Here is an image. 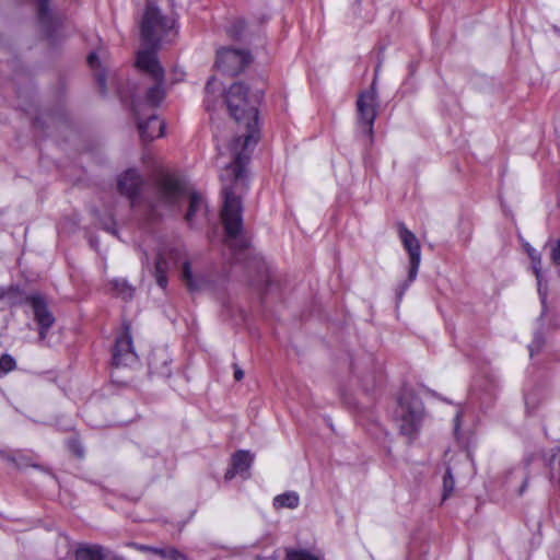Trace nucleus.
<instances>
[{"label":"nucleus","mask_w":560,"mask_h":560,"mask_svg":"<svg viewBox=\"0 0 560 560\" xmlns=\"http://www.w3.org/2000/svg\"><path fill=\"white\" fill-rule=\"evenodd\" d=\"M262 95L261 90L249 93L248 88L242 82L233 83L230 86L225 95L228 109L237 122L245 124L246 132L233 138L224 148L217 144L218 162L224 155L231 158V162L225 164L220 175L224 198L221 219L225 231V245L232 249L236 260L250 255L248 240L243 234V209L240 194L247 189L245 166L250 159L253 148L259 140L257 105Z\"/></svg>","instance_id":"nucleus-1"},{"label":"nucleus","mask_w":560,"mask_h":560,"mask_svg":"<svg viewBox=\"0 0 560 560\" xmlns=\"http://www.w3.org/2000/svg\"><path fill=\"white\" fill-rule=\"evenodd\" d=\"M173 28L174 21L162 15L156 7L149 4L145 8L141 22V37L148 48L138 52L136 66L153 81L152 86L147 90V98L153 105L159 104L165 97L164 70L158 60L155 50Z\"/></svg>","instance_id":"nucleus-2"},{"label":"nucleus","mask_w":560,"mask_h":560,"mask_svg":"<svg viewBox=\"0 0 560 560\" xmlns=\"http://www.w3.org/2000/svg\"><path fill=\"white\" fill-rule=\"evenodd\" d=\"M187 200L188 209L185 213L186 223L194 228L207 218V206L201 195L189 194L184 183L172 176L161 177L155 189V200L150 205V219L154 220L162 215V210H175Z\"/></svg>","instance_id":"nucleus-3"},{"label":"nucleus","mask_w":560,"mask_h":560,"mask_svg":"<svg viewBox=\"0 0 560 560\" xmlns=\"http://www.w3.org/2000/svg\"><path fill=\"white\" fill-rule=\"evenodd\" d=\"M424 417L423 404L411 392H404L394 412V420L399 433L412 441L417 438Z\"/></svg>","instance_id":"nucleus-4"},{"label":"nucleus","mask_w":560,"mask_h":560,"mask_svg":"<svg viewBox=\"0 0 560 560\" xmlns=\"http://www.w3.org/2000/svg\"><path fill=\"white\" fill-rule=\"evenodd\" d=\"M159 104H150L147 98L132 97L131 108L138 122L140 137L143 141H152L154 138L162 137L164 133L165 125L160 121L159 117L152 112Z\"/></svg>","instance_id":"nucleus-5"},{"label":"nucleus","mask_w":560,"mask_h":560,"mask_svg":"<svg viewBox=\"0 0 560 560\" xmlns=\"http://www.w3.org/2000/svg\"><path fill=\"white\" fill-rule=\"evenodd\" d=\"M381 65L375 68V75L370 89L360 92L357 100L358 125L362 132L372 140L374 121L377 117L378 94L376 81Z\"/></svg>","instance_id":"nucleus-6"},{"label":"nucleus","mask_w":560,"mask_h":560,"mask_svg":"<svg viewBox=\"0 0 560 560\" xmlns=\"http://www.w3.org/2000/svg\"><path fill=\"white\" fill-rule=\"evenodd\" d=\"M399 237L405 250L409 256V270L407 280L400 285L398 291V299H401L409 284L413 282L418 275V269L421 262V246L417 236L408 230L404 224L399 225Z\"/></svg>","instance_id":"nucleus-7"},{"label":"nucleus","mask_w":560,"mask_h":560,"mask_svg":"<svg viewBox=\"0 0 560 560\" xmlns=\"http://www.w3.org/2000/svg\"><path fill=\"white\" fill-rule=\"evenodd\" d=\"M184 256L185 249L183 246L163 245L159 247L152 272L160 288L165 289L167 287V272L171 266L177 265Z\"/></svg>","instance_id":"nucleus-8"},{"label":"nucleus","mask_w":560,"mask_h":560,"mask_svg":"<svg viewBox=\"0 0 560 560\" xmlns=\"http://www.w3.org/2000/svg\"><path fill=\"white\" fill-rule=\"evenodd\" d=\"M250 62V55L242 49L223 47L217 51V68L225 74L236 75Z\"/></svg>","instance_id":"nucleus-9"},{"label":"nucleus","mask_w":560,"mask_h":560,"mask_svg":"<svg viewBox=\"0 0 560 560\" xmlns=\"http://www.w3.org/2000/svg\"><path fill=\"white\" fill-rule=\"evenodd\" d=\"M137 361V354L132 347L130 325L124 323V334L116 339L113 350V364L127 366Z\"/></svg>","instance_id":"nucleus-10"},{"label":"nucleus","mask_w":560,"mask_h":560,"mask_svg":"<svg viewBox=\"0 0 560 560\" xmlns=\"http://www.w3.org/2000/svg\"><path fill=\"white\" fill-rule=\"evenodd\" d=\"M34 313V318L39 327V339L46 338L48 329L54 325L55 317L48 311L44 299L39 295H32L27 299Z\"/></svg>","instance_id":"nucleus-11"},{"label":"nucleus","mask_w":560,"mask_h":560,"mask_svg":"<svg viewBox=\"0 0 560 560\" xmlns=\"http://www.w3.org/2000/svg\"><path fill=\"white\" fill-rule=\"evenodd\" d=\"M141 184L142 179L135 170H128L118 178V190L130 199L132 207L137 205V194Z\"/></svg>","instance_id":"nucleus-12"},{"label":"nucleus","mask_w":560,"mask_h":560,"mask_svg":"<svg viewBox=\"0 0 560 560\" xmlns=\"http://www.w3.org/2000/svg\"><path fill=\"white\" fill-rule=\"evenodd\" d=\"M253 463V456L247 451H238L236 452L231 462V468L225 472V479L230 480L234 478L236 475L245 474Z\"/></svg>","instance_id":"nucleus-13"},{"label":"nucleus","mask_w":560,"mask_h":560,"mask_svg":"<svg viewBox=\"0 0 560 560\" xmlns=\"http://www.w3.org/2000/svg\"><path fill=\"white\" fill-rule=\"evenodd\" d=\"M110 551L100 545H80L75 550V560H108Z\"/></svg>","instance_id":"nucleus-14"},{"label":"nucleus","mask_w":560,"mask_h":560,"mask_svg":"<svg viewBox=\"0 0 560 560\" xmlns=\"http://www.w3.org/2000/svg\"><path fill=\"white\" fill-rule=\"evenodd\" d=\"M249 270L254 269L257 272V279L252 280V284L261 287L269 283V273L266 262L260 257H253L247 264Z\"/></svg>","instance_id":"nucleus-15"},{"label":"nucleus","mask_w":560,"mask_h":560,"mask_svg":"<svg viewBox=\"0 0 560 560\" xmlns=\"http://www.w3.org/2000/svg\"><path fill=\"white\" fill-rule=\"evenodd\" d=\"M137 549L142 552L152 553L162 559L176 560L179 557H182L180 552L174 548H158V547H151V546H147V545H137Z\"/></svg>","instance_id":"nucleus-16"},{"label":"nucleus","mask_w":560,"mask_h":560,"mask_svg":"<svg viewBox=\"0 0 560 560\" xmlns=\"http://www.w3.org/2000/svg\"><path fill=\"white\" fill-rule=\"evenodd\" d=\"M527 253L532 260L533 271L535 273V277L537 279V285H538V292L542 299V301L546 298V293H542V284H541V255L534 248H528Z\"/></svg>","instance_id":"nucleus-17"},{"label":"nucleus","mask_w":560,"mask_h":560,"mask_svg":"<svg viewBox=\"0 0 560 560\" xmlns=\"http://www.w3.org/2000/svg\"><path fill=\"white\" fill-rule=\"evenodd\" d=\"M182 279L186 283L189 291H198L203 287V279L192 276L190 264L186 260L183 262Z\"/></svg>","instance_id":"nucleus-18"},{"label":"nucleus","mask_w":560,"mask_h":560,"mask_svg":"<svg viewBox=\"0 0 560 560\" xmlns=\"http://www.w3.org/2000/svg\"><path fill=\"white\" fill-rule=\"evenodd\" d=\"M300 503L298 493L291 491L277 495L273 499V506L276 509H295Z\"/></svg>","instance_id":"nucleus-19"},{"label":"nucleus","mask_w":560,"mask_h":560,"mask_svg":"<svg viewBox=\"0 0 560 560\" xmlns=\"http://www.w3.org/2000/svg\"><path fill=\"white\" fill-rule=\"evenodd\" d=\"M50 0H38L37 1V14L40 24L49 31L54 23L52 13L49 10Z\"/></svg>","instance_id":"nucleus-20"},{"label":"nucleus","mask_w":560,"mask_h":560,"mask_svg":"<svg viewBox=\"0 0 560 560\" xmlns=\"http://www.w3.org/2000/svg\"><path fill=\"white\" fill-rule=\"evenodd\" d=\"M113 289L115 290L116 294L120 296L122 300H130L133 295V288L122 279H118L113 281Z\"/></svg>","instance_id":"nucleus-21"},{"label":"nucleus","mask_w":560,"mask_h":560,"mask_svg":"<svg viewBox=\"0 0 560 560\" xmlns=\"http://www.w3.org/2000/svg\"><path fill=\"white\" fill-rule=\"evenodd\" d=\"M246 26H247V24H246L245 20L235 19L231 23V25L228 27V34L235 39H240L243 36V34L246 30Z\"/></svg>","instance_id":"nucleus-22"},{"label":"nucleus","mask_w":560,"mask_h":560,"mask_svg":"<svg viewBox=\"0 0 560 560\" xmlns=\"http://www.w3.org/2000/svg\"><path fill=\"white\" fill-rule=\"evenodd\" d=\"M455 488V480L450 468L446 469L443 477V501L446 500Z\"/></svg>","instance_id":"nucleus-23"},{"label":"nucleus","mask_w":560,"mask_h":560,"mask_svg":"<svg viewBox=\"0 0 560 560\" xmlns=\"http://www.w3.org/2000/svg\"><path fill=\"white\" fill-rule=\"evenodd\" d=\"M16 366L15 360L10 354H2L0 358V373L7 374Z\"/></svg>","instance_id":"nucleus-24"},{"label":"nucleus","mask_w":560,"mask_h":560,"mask_svg":"<svg viewBox=\"0 0 560 560\" xmlns=\"http://www.w3.org/2000/svg\"><path fill=\"white\" fill-rule=\"evenodd\" d=\"M288 560H319L317 557L304 550L289 551L287 555Z\"/></svg>","instance_id":"nucleus-25"},{"label":"nucleus","mask_w":560,"mask_h":560,"mask_svg":"<svg viewBox=\"0 0 560 560\" xmlns=\"http://www.w3.org/2000/svg\"><path fill=\"white\" fill-rule=\"evenodd\" d=\"M544 345H545L544 336L540 332H536L532 343L528 346L530 357H533L535 352H538L542 348Z\"/></svg>","instance_id":"nucleus-26"},{"label":"nucleus","mask_w":560,"mask_h":560,"mask_svg":"<svg viewBox=\"0 0 560 560\" xmlns=\"http://www.w3.org/2000/svg\"><path fill=\"white\" fill-rule=\"evenodd\" d=\"M551 260L556 266H559L558 273L560 276V238L551 249Z\"/></svg>","instance_id":"nucleus-27"},{"label":"nucleus","mask_w":560,"mask_h":560,"mask_svg":"<svg viewBox=\"0 0 560 560\" xmlns=\"http://www.w3.org/2000/svg\"><path fill=\"white\" fill-rule=\"evenodd\" d=\"M71 451L78 456V457H82L83 454H84V451L81 446V444L79 443V441H70V444H69Z\"/></svg>","instance_id":"nucleus-28"},{"label":"nucleus","mask_w":560,"mask_h":560,"mask_svg":"<svg viewBox=\"0 0 560 560\" xmlns=\"http://www.w3.org/2000/svg\"><path fill=\"white\" fill-rule=\"evenodd\" d=\"M96 81L100 86V91L102 94L106 93V77L105 73L98 72L96 73Z\"/></svg>","instance_id":"nucleus-29"},{"label":"nucleus","mask_w":560,"mask_h":560,"mask_svg":"<svg viewBox=\"0 0 560 560\" xmlns=\"http://www.w3.org/2000/svg\"><path fill=\"white\" fill-rule=\"evenodd\" d=\"M88 63L91 68H95L98 66L100 61H98V57L95 52H91L88 56Z\"/></svg>","instance_id":"nucleus-30"},{"label":"nucleus","mask_w":560,"mask_h":560,"mask_svg":"<svg viewBox=\"0 0 560 560\" xmlns=\"http://www.w3.org/2000/svg\"><path fill=\"white\" fill-rule=\"evenodd\" d=\"M244 377V372L236 364H234V378L241 381Z\"/></svg>","instance_id":"nucleus-31"},{"label":"nucleus","mask_w":560,"mask_h":560,"mask_svg":"<svg viewBox=\"0 0 560 560\" xmlns=\"http://www.w3.org/2000/svg\"><path fill=\"white\" fill-rule=\"evenodd\" d=\"M5 458H7V460L12 462L13 464H15L18 467H22V466L25 465L24 463L19 462L15 456H7Z\"/></svg>","instance_id":"nucleus-32"},{"label":"nucleus","mask_w":560,"mask_h":560,"mask_svg":"<svg viewBox=\"0 0 560 560\" xmlns=\"http://www.w3.org/2000/svg\"><path fill=\"white\" fill-rule=\"evenodd\" d=\"M141 261L143 265H149V255L147 252H143V255L141 257Z\"/></svg>","instance_id":"nucleus-33"},{"label":"nucleus","mask_w":560,"mask_h":560,"mask_svg":"<svg viewBox=\"0 0 560 560\" xmlns=\"http://www.w3.org/2000/svg\"><path fill=\"white\" fill-rule=\"evenodd\" d=\"M459 413H457L455 417V432H457L459 428Z\"/></svg>","instance_id":"nucleus-34"},{"label":"nucleus","mask_w":560,"mask_h":560,"mask_svg":"<svg viewBox=\"0 0 560 560\" xmlns=\"http://www.w3.org/2000/svg\"><path fill=\"white\" fill-rule=\"evenodd\" d=\"M108 560H121L120 558L114 556V555H110L109 559Z\"/></svg>","instance_id":"nucleus-35"},{"label":"nucleus","mask_w":560,"mask_h":560,"mask_svg":"<svg viewBox=\"0 0 560 560\" xmlns=\"http://www.w3.org/2000/svg\"><path fill=\"white\" fill-rule=\"evenodd\" d=\"M211 84H212V80H209L207 83V86H206L207 91L210 89Z\"/></svg>","instance_id":"nucleus-36"}]
</instances>
